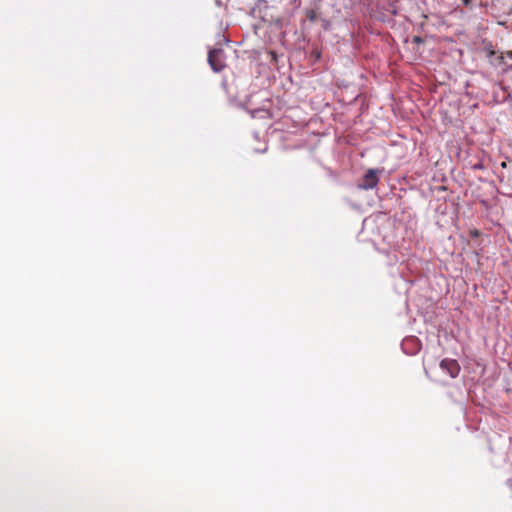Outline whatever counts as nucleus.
<instances>
[{
	"label": "nucleus",
	"mask_w": 512,
	"mask_h": 512,
	"mask_svg": "<svg viewBox=\"0 0 512 512\" xmlns=\"http://www.w3.org/2000/svg\"><path fill=\"white\" fill-rule=\"evenodd\" d=\"M208 61L211 68L215 72L221 71L225 66L224 51L221 48L210 50L208 55Z\"/></svg>",
	"instance_id": "f257e3e1"
},
{
	"label": "nucleus",
	"mask_w": 512,
	"mask_h": 512,
	"mask_svg": "<svg viewBox=\"0 0 512 512\" xmlns=\"http://www.w3.org/2000/svg\"><path fill=\"white\" fill-rule=\"evenodd\" d=\"M377 170L370 169L363 177L359 188L368 190L374 188L378 183Z\"/></svg>",
	"instance_id": "f03ea898"
},
{
	"label": "nucleus",
	"mask_w": 512,
	"mask_h": 512,
	"mask_svg": "<svg viewBox=\"0 0 512 512\" xmlns=\"http://www.w3.org/2000/svg\"><path fill=\"white\" fill-rule=\"evenodd\" d=\"M440 367L445 370L451 377H456L460 370L458 363L451 359L442 360Z\"/></svg>",
	"instance_id": "7ed1b4c3"
},
{
	"label": "nucleus",
	"mask_w": 512,
	"mask_h": 512,
	"mask_svg": "<svg viewBox=\"0 0 512 512\" xmlns=\"http://www.w3.org/2000/svg\"><path fill=\"white\" fill-rule=\"evenodd\" d=\"M471 0H463L464 4L465 5H468L470 3Z\"/></svg>",
	"instance_id": "20e7f679"
}]
</instances>
